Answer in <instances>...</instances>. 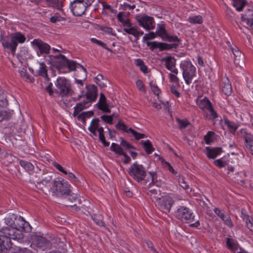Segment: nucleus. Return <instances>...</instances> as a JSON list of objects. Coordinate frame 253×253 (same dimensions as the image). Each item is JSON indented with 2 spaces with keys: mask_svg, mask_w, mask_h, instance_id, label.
Listing matches in <instances>:
<instances>
[{
  "mask_svg": "<svg viewBox=\"0 0 253 253\" xmlns=\"http://www.w3.org/2000/svg\"><path fill=\"white\" fill-rule=\"evenodd\" d=\"M90 41L94 43H95L100 46H102V47H104L106 45V44L103 43V42H102L101 41H99L95 38H91L90 39Z\"/></svg>",
  "mask_w": 253,
  "mask_h": 253,
  "instance_id": "obj_62",
  "label": "nucleus"
},
{
  "mask_svg": "<svg viewBox=\"0 0 253 253\" xmlns=\"http://www.w3.org/2000/svg\"><path fill=\"white\" fill-rule=\"evenodd\" d=\"M173 203L174 200L172 195L168 194L165 196H162L156 205L162 211L168 213L170 211Z\"/></svg>",
  "mask_w": 253,
  "mask_h": 253,
  "instance_id": "obj_8",
  "label": "nucleus"
},
{
  "mask_svg": "<svg viewBox=\"0 0 253 253\" xmlns=\"http://www.w3.org/2000/svg\"><path fill=\"white\" fill-rule=\"evenodd\" d=\"M226 244L227 248L234 253H245L244 251L239 247L237 242L233 238H227Z\"/></svg>",
  "mask_w": 253,
  "mask_h": 253,
  "instance_id": "obj_19",
  "label": "nucleus"
},
{
  "mask_svg": "<svg viewBox=\"0 0 253 253\" xmlns=\"http://www.w3.org/2000/svg\"><path fill=\"white\" fill-rule=\"evenodd\" d=\"M56 58H60L64 60V62L67 65L68 68L71 71L75 70L76 68V63L73 61L67 60L65 56L63 55L60 54L59 56L56 57Z\"/></svg>",
  "mask_w": 253,
  "mask_h": 253,
  "instance_id": "obj_34",
  "label": "nucleus"
},
{
  "mask_svg": "<svg viewBox=\"0 0 253 253\" xmlns=\"http://www.w3.org/2000/svg\"><path fill=\"white\" fill-rule=\"evenodd\" d=\"M244 139L245 146L249 153L253 156V135L246 129H241L239 132Z\"/></svg>",
  "mask_w": 253,
  "mask_h": 253,
  "instance_id": "obj_12",
  "label": "nucleus"
},
{
  "mask_svg": "<svg viewBox=\"0 0 253 253\" xmlns=\"http://www.w3.org/2000/svg\"><path fill=\"white\" fill-rule=\"evenodd\" d=\"M25 41V35L18 32L3 37L1 42L4 49H9L14 54L18 43H23Z\"/></svg>",
  "mask_w": 253,
  "mask_h": 253,
  "instance_id": "obj_2",
  "label": "nucleus"
},
{
  "mask_svg": "<svg viewBox=\"0 0 253 253\" xmlns=\"http://www.w3.org/2000/svg\"><path fill=\"white\" fill-rule=\"evenodd\" d=\"M150 86L151 89L153 93L158 96V99H159V94L161 93L160 89L155 84H153V82H151L150 83Z\"/></svg>",
  "mask_w": 253,
  "mask_h": 253,
  "instance_id": "obj_54",
  "label": "nucleus"
},
{
  "mask_svg": "<svg viewBox=\"0 0 253 253\" xmlns=\"http://www.w3.org/2000/svg\"><path fill=\"white\" fill-rule=\"evenodd\" d=\"M178 182L181 187H182L184 189L186 190L189 188V185L185 182L183 177H179Z\"/></svg>",
  "mask_w": 253,
  "mask_h": 253,
  "instance_id": "obj_59",
  "label": "nucleus"
},
{
  "mask_svg": "<svg viewBox=\"0 0 253 253\" xmlns=\"http://www.w3.org/2000/svg\"><path fill=\"white\" fill-rule=\"evenodd\" d=\"M180 68L182 70V76L185 83L190 84L193 78L196 76V67L191 61L184 60L181 62Z\"/></svg>",
  "mask_w": 253,
  "mask_h": 253,
  "instance_id": "obj_5",
  "label": "nucleus"
},
{
  "mask_svg": "<svg viewBox=\"0 0 253 253\" xmlns=\"http://www.w3.org/2000/svg\"><path fill=\"white\" fill-rule=\"evenodd\" d=\"M214 132L212 131H209L206 135L204 136V140L207 144H210L213 142V137Z\"/></svg>",
  "mask_w": 253,
  "mask_h": 253,
  "instance_id": "obj_48",
  "label": "nucleus"
},
{
  "mask_svg": "<svg viewBox=\"0 0 253 253\" xmlns=\"http://www.w3.org/2000/svg\"><path fill=\"white\" fill-rule=\"evenodd\" d=\"M241 20L245 22L248 27L253 30V9H249L242 14Z\"/></svg>",
  "mask_w": 253,
  "mask_h": 253,
  "instance_id": "obj_22",
  "label": "nucleus"
},
{
  "mask_svg": "<svg viewBox=\"0 0 253 253\" xmlns=\"http://www.w3.org/2000/svg\"><path fill=\"white\" fill-rule=\"evenodd\" d=\"M129 130L130 131L129 133H131L133 135V136L135 137V138L137 140L143 138L145 136V134L137 132L133 129H132L131 127L129 128Z\"/></svg>",
  "mask_w": 253,
  "mask_h": 253,
  "instance_id": "obj_57",
  "label": "nucleus"
},
{
  "mask_svg": "<svg viewBox=\"0 0 253 253\" xmlns=\"http://www.w3.org/2000/svg\"><path fill=\"white\" fill-rule=\"evenodd\" d=\"M123 30L127 34L133 35L136 40H138L144 34L138 27L132 26L130 23L124 27Z\"/></svg>",
  "mask_w": 253,
  "mask_h": 253,
  "instance_id": "obj_20",
  "label": "nucleus"
},
{
  "mask_svg": "<svg viewBox=\"0 0 253 253\" xmlns=\"http://www.w3.org/2000/svg\"><path fill=\"white\" fill-rule=\"evenodd\" d=\"M141 144L143 145L145 152L147 154H151L154 150L151 142L149 140L146 141H141Z\"/></svg>",
  "mask_w": 253,
  "mask_h": 253,
  "instance_id": "obj_38",
  "label": "nucleus"
},
{
  "mask_svg": "<svg viewBox=\"0 0 253 253\" xmlns=\"http://www.w3.org/2000/svg\"><path fill=\"white\" fill-rule=\"evenodd\" d=\"M243 219L246 221L247 228L252 232H253V218H250L248 215L243 214L242 213Z\"/></svg>",
  "mask_w": 253,
  "mask_h": 253,
  "instance_id": "obj_39",
  "label": "nucleus"
},
{
  "mask_svg": "<svg viewBox=\"0 0 253 253\" xmlns=\"http://www.w3.org/2000/svg\"><path fill=\"white\" fill-rule=\"evenodd\" d=\"M209 114L208 115L207 117L210 120H214L218 117L217 113L214 111L212 105L208 109Z\"/></svg>",
  "mask_w": 253,
  "mask_h": 253,
  "instance_id": "obj_49",
  "label": "nucleus"
},
{
  "mask_svg": "<svg viewBox=\"0 0 253 253\" xmlns=\"http://www.w3.org/2000/svg\"><path fill=\"white\" fill-rule=\"evenodd\" d=\"M225 126L227 127L228 130L233 134H234L237 129L238 127V125L233 122L229 121L227 119L224 120Z\"/></svg>",
  "mask_w": 253,
  "mask_h": 253,
  "instance_id": "obj_31",
  "label": "nucleus"
},
{
  "mask_svg": "<svg viewBox=\"0 0 253 253\" xmlns=\"http://www.w3.org/2000/svg\"><path fill=\"white\" fill-rule=\"evenodd\" d=\"M55 85L57 90L62 96L68 95L71 91L70 82L65 78H58L55 83Z\"/></svg>",
  "mask_w": 253,
  "mask_h": 253,
  "instance_id": "obj_11",
  "label": "nucleus"
},
{
  "mask_svg": "<svg viewBox=\"0 0 253 253\" xmlns=\"http://www.w3.org/2000/svg\"><path fill=\"white\" fill-rule=\"evenodd\" d=\"M110 150L119 155H124L125 153L121 146L115 143H112Z\"/></svg>",
  "mask_w": 253,
  "mask_h": 253,
  "instance_id": "obj_37",
  "label": "nucleus"
},
{
  "mask_svg": "<svg viewBox=\"0 0 253 253\" xmlns=\"http://www.w3.org/2000/svg\"><path fill=\"white\" fill-rule=\"evenodd\" d=\"M176 122L177 123L178 127L180 129H184L190 125L189 121L186 119L181 120L180 119H177Z\"/></svg>",
  "mask_w": 253,
  "mask_h": 253,
  "instance_id": "obj_45",
  "label": "nucleus"
},
{
  "mask_svg": "<svg viewBox=\"0 0 253 253\" xmlns=\"http://www.w3.org/2000/svg\"><path fill=\"white\" fill-rule=\"evenodd\" d=\"M221 219L224 222V224H225L229 227H232L233 226V223L231 220V219L228 215L224 214L223 216V217H222Z\"/></svg>",
  "mask_w": 253,
  "mask_h": 253,
  "instance_id": "obj_52",
  "label": "nucleus"
},
{
  "mask_svg": "<svg viewBox=\"0 0 253 253\" xmlns=\"http://www.w3.org/2000/svg\"><path fill=\"white\" fill-rule=\"evenodd\" d=\"M103 76L101 74H98L95 78V83L100 87H105V84L103 82Z\"/></svg>",
  "mask_w": 253,
  "mask_h": 253,
  "instance_id": "obj_56",
  "label": "nucleus"
},
{
  "mask_svg": "<svg viewBox=\"0 0 253 253\" xmlns=\"http://www.w3.org/2000/svg\"><path fill=\"white\" fill-rule=\"evenodd\" d=\"M101 119L104 121L105 122L109 124H112L113 123V115L107 116V115H103L101 116Z\"/></svg>",
  "mask_w": 253,
  "mask_h": 253,
  "instance_id": "obj_60",
  "label": "nucleus"
},
{
  "mask_svg": "<svg viewBox=\"0 0 253 253\" xmlns=\"http://www.w3.org/2000/svg\"><path fill=\"white\" fill-rule=\"evenodd\" d=\"M246 1L245 0H234L233 1V6L238 11H241L245 6Z\"/></svg>",
  "mask_w": 253,
  "mask_h": 253,
  "instance_id": "obj_35",
  "label": "nucleus"
},
{
  "mask_svg": "<svg viewBox=\"0 0 253 253\" xmlns=\"http://www.w3.org/2000/svg\"><path fill=\"white\" fill-rule=\"evenodd\" d=\"M136 85L138 89H139L141 91H144V85L142 81L141 80H137L136 82Z\"/></svg>",
  "mask_w": 253,
  "mask_h": 253,
  "instance_id": "obj_64",
  "label": "nucleus"
},
{
  "mask_svg": "<svg viewBox=\"0 0 253 253\" xmlns=\"http://www.w3.org/2000/svg\"><path fill=\"white\" fill-rule=\"evenodd\" d=\"M32 43L36 46L41 54H47L50 49V46L40 39H35Z\"/></svg>",
  "mask_w": 253,
  "mask_h": 253,
  "instance_id": "obj_21",
  "label": "nucleus"
},
{
  "mask_svg": "<svg viewBox=\"0 0 253 253\" xmlns=\"http://www.w3.org/2000/svg\"><path fill=\"white\" fill-rule=\"evenodd\" d=\"M98 108L104 112L110 113L111 110L106 103V99L103 93H100L99 101L98 102Z\"/></svg>",
  "mask_w": 253,
  "mask_h": 253,
  "instance_id": "obj_28",
  "label": "nucleus"
},
{
  "mask_svg": "<svg viewBox=\"0 0 253 253\" xmlns=\"http://www.w3.org/2000/svg\"><path fill=\"white\" fill-rule=\"evenodd\" d=\"M215 166L219 168H223L226 166L227 164L226 162L222 161L221 159H217L214 161Z\"/></svg>",
  "mask_w": 253,
  "mask_h": 253,
  "instance_id": "obj_61",
  "label": "nucleus"
},
{
  "mask_svg": "<svg viewBox=\"0 0 253 253\" xmlns=\"http://www.w3.org/2000/svg\"><path fill=\"white\" fill-rule=\"evenodd\" d=\"M246 173L245 171H241L236 175L235 177L236 180L238 182H240L242 184H244L246 182Z\"/></svg>",
  "mask_w": 253,
  "mask_h": 253,
  "instance_id": "obj_44",
  "label": "nucleus"
},
{
  "mask_svg": "<svg viewBox=\"0 0 253 253\" xmlns=\"http://www.w3.org/2000/svg\"><path fill=\"white\" fill-rule=\"evenodd\" d=\"M91 103L90 101L87 100L77 103L74 107L73 116L76 117L79 120L84 122L85 118L89 117L93 115V113L91 112H82V111L89 107Z\"/></svg>",
  "mask_w": 253,
  "mask_h": 253,
  "instance_id": "obj_6",
  "label": "nucleus"
},
{
  "mask_svg": "<svg viewBox=\"0 0 253 253\" xmlns=\"http://www.w3.org/2000/svg\"><path fill=\"white\" fill-rule=\"evenodd\" d=\"M117 18L118 20L122 23L124 27H125L130 23L129 20L123 15L122 13L120 12L118 14Z\"/></svg>",
  "mask_w": 253,
  "mask_h": 253,
  "instance_id": "obj_46",
  "label": "nucleus"
},
{
  "mask_svg": "<svg viewBox=\"0 0 253 253\" xmlns=\"http://www.w3.org/2000/svg\"><path fill=\"white\" fill-rule=\"evenodd\" d=\"M92 218L97 225L101 226H104V223L103 221L101 215H94L93 216H92Z\"/></svg>",
  "mask_w": 253,
  "mask_h": 253,
  "instance_id": "obj_53",
  "label": "nucleus"
},
{
  "mask_svg": "<svg viewBox=\"0 0 253 253\" xmlns=\"http://www.w3.org/2000/svg\"><path fill=\"white\" fill-rule=\"evenodd\" d=\"M71 9L73 14L77 16H82L84 14L86 8L87 7L85 5L75 0L71 3Z\"/></svg>",
  "mask_w": 253,
  "mask_h": 253,
  "instance_id": "obj_14",
  "label": "nucleus"
},
{
  "mask_svg": "<svg viewBox=\"0 0 253 253\" xmlns=\"http://www.w3.org/2000/svg\"><path fill=\"white\" fill-rule=\"evenodd\" d=\"M98 30L102 31L105 34L113 36H116V33L112 28L105 26H98Z\"/></svg>",
  "mask_w": 253,
  "mask_h": 253,
  "instance_id": "obj_41",
  "label": "nucleus"
},
{
  "mask_svg": "<svg viewBox=\"0 0 253 253\" xmlns=\"http://www.w3.org/2000/svg\"><path fill=\"white\" fill-rule=\"evenodd\" d=\"M222 152V148L221 147H216L210 148H206V155L209 158L214 159L217 156L220 155Z\"/></svg>",
  "mask_w": 253,
  "mask_h": 253,
  "instance_id": "obj_29",
  "label": "nucleus"
},
{
  "mask_svg": "<svg viewBox=\"0 0 253 253\" xmlns=\"http://www.w3.org/2000/svg\"><path fill=\"white\" fill-rule=\"evenodd\" d=\"M48 4L57 9H61L62 5V2L59 0H46Z\"/></svg>",
  "mask_w": 253,
  "mask_h": 253,
  "instance_id": "obj_42",
  "label": "nucleus"
},
{
  "mask_svg": "<svg viewBox=\"0 0 253 253\" xmlns=\"http://www.w3.org/2000/svg\"><path fill=\"white\" fill-rule=\"evenodd\" d=\"M53 166L57 169L59 171L64 173L65 175H67V178L73 182H77L79 181L78 178L76 176V175L72 172L70 171H68L65 169L64 168H63L61 165L59 164L54 162L53 163Z\"/></svg>",
  "mask_w": 253,
  "mask_h": 253,
  "instance_id": "obj_23",
  "label": "nucleus"
},
{
  "mask_svg": "<svg viewBox=\"0 0 253 253\" xmlns=\"http://www.w3.org/2000/svg\"><path fill=\"white\" fill-rule=\"evenodd\" d=\"M176 218L183 222H190L194 220V215L193 212L188 208L181 206L174 211Z\"/></svg>",
  "mask_w": 253,
  "mask_h": 253,
  "instance_id": "obj_9",
  "label": "nucleus"
},
{
  "mask_svg": "<svg viewBox=\"0 0 253 253\" xmlns=\"http://www.w3.org/2000/svg\"><path fill=\"white\" fill-rule=\"evenodd\" d=\"M147 193L152 201H155L156 204L158 202V200H160L162 196L160 188L158 186H156L155 188H150L147 192Z\"/></svg>",
  "mask_w": 253,
  "mask_h": 253,
  "instance_id": "obj_26",
  "label": "nucleus"
},
{
  "mask_svg": "<svg viewBox=\"0 0 253 253\" xmlns=\"http://www.w3.org/2000/svg\"><path fill=\"white\" fill-rule=\"evenodd\" d=\"M187 20L191 24H201L203 22V17L201 15L191 16L188 17Z\"/></svg>",
  "mask_w": 253,
  "mask_h": 253,
  "instance_id": "obj_40",
  "label": "nucleus"
},
{
  "mask_svg": "<svg viewBox=\"0 0 253 253\" xmlns=\"http://www.w3.org/2000/svg\"><path fill=\"white\" fill-rule=\"evenodd\" d=\"M162 62L165 63L166 68L171 72L178 74V71L175 68V59L172 56H167L162 58Z\"/></svg>",
  "mask_w": 253,
  "mask_h": 253,
  "instance_id": "obj_16",
  "label": "nucleus"
},
{
  "mask_svg": "<svg viewBox=\"0 0 253 253\" xmlns=\"http://www.w3.org/2000/svg\"><path fill=\"white\" fill-rule=\"evenodd\" d=\"M53 174L51 172L44 173L42 175L41 178L38 182L37 186L39 188L43 189V186L48 187L52 183Z\"/></svg>",
  "mask_w": 253,
  "mask_h": 253,
  "instance_id": "obj_15",
  "label": "nucleus"
},
{
  "mask_svg": "<svg viewBox=\"0 0 253 253\" xmlns=\"http://www.w3.org/2000/svg\"><path fill=\"white\" fill-rule=\"evenodd\" d=\"M99 120L98 119H93L88 127V130L95 136H96V131H97L99 133L100 140L105 146H108L109 145V142L106 141L103 133V128L99 126Z\"/></svg>",
  "mask_w": 253,
  "mask_h": 253,
  "instance_id": "obj_10",
  "label": "nucleus"
},
{
  "mask_svg": "<svg viewBox=\"0 0 253 253\" xmlns=\"http://www.w3.org/2000/svg\"><path fill=\"white\" fill-rule=\"evenodd\" d=\"M28 223L25 221L24 218L21 216L17 217L15 218V224H14L13 228L4 227V228H8L9 231H12L15 229L19 231L23 235L22 231L24 230L26 226L28 225Z\"/></svg>",
  "mask_w": 253,
  "mask_h": 253,
  "instance_id": "obj_18",
  "label": "nucleus"
},
{
  "mask_svg": "<svg viewBox=\"0 0 253 253\" xmlns=\"http://www.w3.org/2000/svg\"><path fill=\"white\" fill-rule=\"evenodd\" d=\"M197 104L202 110H208L211 106V102L206 98L201 100L197 99Z\"/></svg>",
  "mask_w": 253,
  "mask_h": 253,
  "instance_id": "obj_30",
  "label": "nucleus"
},
{
  "mask_svg": "<svg viewBox=\"0 0 253 253\" xmlns=\"http://www.w3.org/2000/svg\"><path fill=\"white\" fill-rule=\"evenodd\" d=\"M33 245L43 251L50 247V243L44 237L37 236L35 238Z\"/></svg>",
  "mask_w": 253,
  "mask_h": 253,
  "instance_id": "obj_24",
  "label": "nucleus"
},
{
  "mask_svg": "<svg viewBox=\"0 0 253 253\" xmlns=\"http://www.w3.org/2000/svg\"><path fill=\"white\" fill-rule=\"evenodd\" d=\"M19 72L21 76L25 79L27 81L32 82L34 81V79L29 75L26 70L25 69L22 68Z\"/></svg>",
  "mask_w": 253,
  "mask_h": 253,
  "instance_id": "obj_47",
  "label": "nucleus"
},
{
  "mask_svg": "<svg viewBox=\"0 0 253 253\" xmlns=\"http://www.w3.org/2000/svg\"><path fill=\"white\" fill-rule=\"evenodd\" d=\"M139 25L146 30H151L155 28V22L153 17L148 15H143L137 18Z\"/></svg>",
  "mask_w": 253,
  "mask_h": 253,
  "instance_id": "obj_13",
  "label": "nucleus"
},
{
  "mask_svg": "<svg viewBox=\"0 0 253 253\" xmlns=\"http://www.w3.org/2000/svg\"><path fill=\"white\" fill-rule=\"evenodd\" d=\"M85 79V77L84 80H79L77 79H75V83L78 85L79 88L82 90L84 87V81Z\"/></svg>",
  "mask_w": 253,
  "mask_h": 253,
  "instance_id": "obj_63",
  "label": "nucleus"
},
{
  "mask_svg": "<svg viewBox=\"0 0 253 253\" xmlns=\"http://www.w3.org/2000/svg\"><path fill=\"white\" fill-rule=\"evenodd\" d=\"M234 55V63L236 65L239 66L240 68H243L244 64V56L239 50V48L234 46L231 48Z\"/></svg>",
  "mask_w": 253,
  "mask_h": 253,
  "instance_id": "obj_17",
  "label": "nucleus"
},
{
  "mask_svg": "<svg viewBox=\"0 0 253 253\" xmlns=\"http://www.w3.org/2000/svg\"><path fill=\"white\" fill-rule=\"evenodd\" d=\"M156 34L163 40H165L168 34L165 27L163 25H159L158 26Z\"/></svg>",
  "mask_w": 253,
  "mask_h": 253,
  "instance_id": "obj_36",
  "label": "nucleus"
},
{
  "mask_svg": "<svg viewBox=\"0 0 253 253\" xmlns=\"http://www.w3.org/2000/svg\"><path fill=\"white\" fill-rule=\"evenodd\" d=\"M127 172L130 176L137 182L142 181L146 175L145 168L137 162H135L130 166Z\"/></svg>",
  "mask_w": 253,
  "mask_h": 253,
  "instance_id": "obj_7",
  "label": "nucleus"
},
{
  "mask_svg": "<svg viewBox=\"0 0 253 253\" xmlns=\"http://www.w3.org/2000/svg\"><path fill=\"white\" fill-rule=\"evenodd\" d=\"M121 146L128 150H130L131 149L133 148L132 145L129 142L124 139L123 138H121Z\"/></svg>",
  "mask_w": 253,
  "mask_h": 253,
  "instance_id": "obj_58",
  "label": "nucleus"
},
{
  "mask_svg": "<svg viewBox=\"0 0 253 253\" xmlns=\"http://www.w3.org/2000/svg\"><path fill=\"white\" fill-rule=\"evenodd\" d=\"M71 186L63 178H58L53 182L50 191L52 196L57 197H64L70 195Z\"/></svg>",
  "mask_w": 253,
  "mask_h": 253,
  "instance_id": "obj_3",
  "label": "nucleus"
},
{
  "mask_svg": "<svg viewBox=\"0 0 253 253\" xmlns=\"http://www.w3.org/2000/svg\"><path fill=\"white\" fill-rule=\"evenodd\" d=\"M19 164L20 166L29 173H31L33 172L34 166L30 162L24 160H20L19 162Z\"/></svg>",
  "mask_w": 253,
  "mask_h": 253,
  "instance_id": "obj_32",
  "label": "nucleus"
},
{
  "mask_svg": "<svg viewBox=\"0 0 253 253\" xmlns=\"http://www.w3.org/2000/svg\"><path fill=\"white\" fill-rule=\"evenodd\" d=\"M35 75L41 76L47 81L49 80L47 75V67L44 62H39V68L36 71Z\"/></svg>",
  "mask_w": 253,
  "mask_h": 253,
  "instance_id": "obj_27",
  "label": "nucleus"
},
{
  "mask_svg": "<svg viewBox=\"0 0 253 253\" xmlns=\"http://www.w3.org/2000/svg\"><path fill=\"white\" fill-rule=\"evenodd\" d=\"M64 18L58 13H56L53 16L50 18V21L53 23H56L64 20Z\"/></svg>",
  "mask_w": 253,
  "mask_h": 253,
  "instance_id": "obj_55",
  "label": "nucleus"
},
{
  "mask_svg": "<svg viewBox=\"0 0 253 253\" xmlns=\"http://www.w3.org/2000/svg\"><path fill=\"white\" fill-rule=\"evenodd\" d=\"M222 90L226 95H229L232 92V87L228 79L226 80L222 84Z\"/></svg>",
  "mask_w": 253,
  "mask_h": 253,
  "instance_id": "obj_33",
  "label": "nucleus"
},
{
  "mask_svg": "<svg viewBox=\"0 0 253 253\" xmlns=\"http://www.w3.org/2000/svg\"><path fill=\"white\" fill-rule=\"evenodd\" d=\"M15 218H17V217H15L14 214L10 215L5 218V222L7 225L9 226L7 227L13 228L14 224H15Z\"/></svg>",
  "mask_w": 253,
  "mask_h": 253,
  "instance_id": "obj_43",
  "label": "nucleus"
},
{
  "mask_svg": "<svg viewBox=\"0 0 253 253\" xmlns=\"http://www.w3.org/2000/svg\"><path fill=\"white\" fill-rule=\"evenodd\" d=\"M177 75L171 72V73L169 74V77L171 82L175 84L176 85L179 86V80L176 76Z\"/></svg>",
  "mask_w": 253,
  "mask_h": 253,
  "instance_id": "obj_51",
  "label": "nucleus"
},
{
  "mask_svg": "<svg viewBox=\"0 0 253 253\" xmlns=\"http://www.w3.org/2000/svg\"><path fill=\"white\" fill-rule=\"evenodd\" d=\"M11 239L19 241L22 239V235L19 231L13 229L9 231L8 228L0 229V253H6L12 247Z\"/></svg>",
  "mask_w": 253,
  "mask_h": 253,
  "instance_id": "obj_1",
  "label": "nucleus"
},
{
  "mask_svg": "<svg viewBox=\"0 0 253 253\" xmlns=\"http://www.w3.org/2000/svg\"><path fill=\"white\" fill-rule=\"evenodd\" d=\"M165 40L169 42H174L173 43H167L156 41L152 42H147V45L150 46V49L153 50L155 48H159L160 51L170 50L172 48H176L178 46V44L180 40L176 36H170L167 34Z\"/></svg>",
  "mask_w": 253,
  "mask_h": 253,
  "instance_id": "obj_4",
  "label": "nucleus"
},
{
  "mask_svg": "<svg viewBox=\"0 0 253 253\" xmlns=\"http://www.w3.org/2000/svg\"><path fill=\"white\" fill-rule=\"evenodd\" d=\"M86 100L90 101L91 103L94 101L97 97V88L96 86L94 84H90L86 86Z\"/></svg>",
  "mask_w": 253,
  "mask_h": 253,
  "instance_id": "obj_25",
  "label": "nucleus"
},
{
  "mask_svg": "<svg viewBox=\"0 0 253 253\" xmlns=\"http://www.w3.org/2000/svg\"><path fill=\"white\" fill-rule=\"evenodd\" d=\"M116 127L119 129H121L126 132L129 133L130 131L129 128L128 126H127L122 121H119L118 123L116 125Z\"/></svg>",
  "mask_w": 253,
  "mask_h": 253,
  "instance_id": "obj_50",
  "label": "nucleus"
}]
</instances>
